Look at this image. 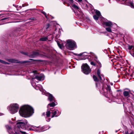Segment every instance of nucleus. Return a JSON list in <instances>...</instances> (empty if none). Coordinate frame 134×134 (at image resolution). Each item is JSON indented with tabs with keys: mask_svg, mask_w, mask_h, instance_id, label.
Wrapping results in <instances>:
<instances>
[{
	"mask_svg": "<svg viewBox=\"0 0 134 134\" xmlns=\"http://www.w3.org/2000/svg\"><path fill=\"white\" fill-rule=\"evenodd\" d=\"M26 127H32L33 128L36 127V130L38 132L44 131L47 129L45 127H43L41 128L39 127H36L33 125H29L27 123V120H20L18 121L15 126L14 129L15 133L13 132V134H26V132L24 131L21 130L25 129Z\"/></svg>",
	"mask_w": 134,
	"mask_h": 134,
	"instance_id": "f257e3e1",
	"label": "nucleus"
},
{
	"mask_svg": "<svg viewBox=\"0 0 134 134\" xmlns=\"http://www.w3.org/2000/svg\"><path fill=\"white\" fill-rule=\"evenodd\" d=\"M19 112L20 115L24 118L29 117L34 113L33 108L28 105H24L22 106L20 108Z\"/></svg>",
	"mask_w": 134,
	"mask_h": 134,
	"instance_id": "f03ea898",
	"label": "nucleus"
},
{
	"mask_svg": "<svg viewBox=\"0 0 134 134\" xmlns=\"http://www.w3.org/2000/svg\"><path fill=\"white\" fill-rule=\"evenodd\" d=\"M30 75L32 76L31 77L32 80L31 82L32 86L36 89H39L41 91H42L43 89V87L40 85H36L34 79H36L39 81L43 80L44 79L43 75L37 73L36 71H34L33 72L31 73Z\"/></svg>",
	"mask_w": 134,
	"mask_h": 134,
	"instance_id": "7ed1b4c3",
	"label": "nucleus"
},
{
	"mask_svg": "<svg viewBox=\"0 0 134 134\" xmlns=\"http://www.w3.org/2000/svg\"><path fill=\"white\" fill-rule=\"evenodd\" d=\"M80 56H82L84 57L83 59H85L86 58L88 59L90 61L93 60V58H96V55L92 53H87L86 52H84L83 53H81L79 54L78 55Z\"/></svg>",
	"mask_w": 134,
	"mask_h": 134,
	"instance_id": "20e7f679",
	"label": "nucleus"
},
{
	"mask_svg": "<svg viewBox=\"0 0 134 134\" xmlns=\"http://www.w3.org/2000/svg\"><path fill=\"white\" fill-rule=\"evenodd\" d=\"M19 108V105L16 103L11 104L8 107L9 111L12 114H14L17 112L18 111Z\"/></svg>",
	"mask_w": 134,
	"mask_h": 134,
	"instance_id": "39448f33",
	"label": "nucleus"
},
{
	"mask_svg": "<svg viewBox=\"0 0 134 134\" xmlns=\"http://www.w3.org/2000/svg\"><path fill=\"white\" fill-rule=\"evenodd\" d=\"M66 42V46L67 48L70 50H73L76 48V43L73 40H69Z\"/></svg>",
	"mask_w": 134,
	"mask_h": 134,
	"instance_id": "423d86ee",
	"label": "nucleus"
},
{
	"mask_svg": "<svg viewBox=\"0 0 134 134\" xmlns=\"http://www.w3.org/2000/svg\"><path fill=\"white\" fill-rule=\"evenodd\" d=\"M101 92L102 93H104V94L107 93L111 95L112 94L110 86L107 85L103 86L102 91L101 90Z\"/></svg>",
	"mask_w": 134,
	"mask_h": 134,
	"instance_id": "0eeeda50",
	"label": "nucleus"
},
{
	"mask_svg": "<svg viewBox=\"0 0 134 134\" xmlns=\"http://www.w3.org/2000/svg\"><path fill=\"white\" fill-rule=\"evenodd\" d=\"M50 109V110H48L46 112V115L47 117L48 118L50 116L51 113L52 114V118H53L54 116L57 117L58 116L57 114L58 111L57 109L51 110V109Z\"/></svg>",
	"mask_w": 134,
	"mask_h": 134,
	"instance_id": "6e6552de",
	"label": "nucleus"
},
{
	"mask_svg": "<svg viewBox=\"0 0 134 134\" xmlns=\"http://www.w3.org/2000/svg\"><path fill=\"white\" fill-rule=\"evenodd\" d=\"M82 71L85 74H89L91 71V69L87 64H83L81 66Z\"/></svg>",
	"mask_w": 134,
	"mask_h": 134,
	"instance_id": "1a4fd4ad",
	"label": "nucleus"
},
{
	"mask_svg": "<svg viewBox=\"0 0 134 134\" xmlns=\"http://www.w3.org/2000/svg\"><path fill=\"white\" fill-rule=\"evenodd\" d=\"M21 53L25 55H28L29 57L31 58H34L38 56L39 53L37 52H33L30 54H28V53L22 52Z\"/></svg>",
	"mask_w": 134,
	"mask_h": 134,
	"instance_id": "9d476101",
	"label": "nucleus"
},
{
	"mask_svg": "<svg viewBox=\"0 0 134 134\" xmlns=\"http://www.w3.org/2000/svg\"><path fill=\"white\" fill-rule=\"evenodd\" d=\"M72 7L78 11L77 13H76L75 14L77 15H82V13L80 9L75 4H72Z\"/></svg>",
	"mask_w": 134,
	"mask_h": 134,
	"instance_id": "9b49d317",
	"label": "nucleus"
},
{
	"mask_svg": "<svg viewBox=\"0 0 134 134\" xmlns=\"http://www.w3.org/2000/svg\"><path fill=\"white\" fill-rule=\"evenodd\" d=\"M97 73L100 80L103 81L104 80V76L103 75L100 74V71L99 69L97 70Z\"/></svg>",
	"mask_w": 134,
	"mask_h": 134,
	"instance_id": "f8f14e48",
	"label": "nucleus"
},
{
	"mask_svg": "<svg viewBox=\"0 0 134 134\" xmlns=\"http://www.w3.org/2000/svg\"><path fill=\"white\" fill-rule=\"evenodd\" d=\"M46 95L48 97V100L50 102L52 101H55V99L53 97L52 95L49 93H47L46 94Z\"/></svg>",
	"mask_w": 134,
	"mask_h": 134,
	"instance_id": "ddd939ff",
	"label": "nucleus"
},
{
	"mask_svg": "<svg viewBox=\"0 0 134 134\" xmlns=\"http://www.w3.org/2000/svg\"><path fill=\"white\" fill-rule=\"evenodd\" d=\"M103 24L107 26H111L114 24L111 21H108L107 22H104Z\"/></svg>",
	"mask_w": 134,
	"mask_h": 134,
	"instance_id": "4468645a",
	"label": "nucleus"
},
{
	"mask_svg": "<svg viewBox=\"0 0 134 134\" xmlns=\"http://www.w3.org/2000/svg\"><path fill=\"white\" fill-rule=\"evenodd\" d=\"M8 61L10 62L13 63H18L17 60L13 59H8Z\"/></svg>",
	"mask_w": 134,
	"mask_h": 134,
	"instance_id": "2eb2a0df",
	"label": "nucleus"
},
{
	"mask_svg": "<svg viewBox=\"0 0 134 134\" xmlns=\"http://www.w3.org/2000/svg\"><path fill=\"white\" fill-rule=\"evenodd\" d=\"M57 105L54 102H53L51 103L48 104L47 105V108H49V106L50 107H54Z\"/></svg>",
	"mask_w": 134,
	"mask_h": 134,
	"instance_id": "dca6fc26",
	"label": "nucleus"
},
{
	"mask_svg": "<svg viewBox=\"0 0 134 134\" xmlns=\"http://www.w3.org/2000/svg\"><path fill=\"white\" fill-rule=\"evenodd\" d=\"M96 59L95 58H95H93V60H94L95 61H96L97 62V63L99 65V66L100 68H101L102 66V64H101V63H100L99 61L97 59V57L96 56Z\"/></svg>",
	"mask_w": 134,
	"mask_h": 134,
	"instance_id": "f3484780",
	"label": "nucleus"
},
{
	"mask_svg": "<svg viewBox=\"0 0 134 134\" xmlns=\"http://www.w3.org/2000/svg\"><path fill=\"white\" fill-rule=\"evenodd\" d=\"M95 13L98 17L100 18H102V16L101 15L99 11L96 10Z\"/></svg>",
	"mask_w": 134,
	"mask_h": 134,
	"instance_id": "a211bd4d",
	"label": "nucleus"
},
{
	"mask_svg": "<svg viewBox=\"0 0 134 134\" xmlns=\"http://www.w3.org/2000/svg\"><path fill=\"white\" fill-rule=\"evenodd\" d=\"M123 94L125 97H127L129 96V92L126 91H124L123 92Z\"/></svg>",
	"mask_w": 134,
	"mask_h": 134,
	"instance_id": "6ab92c4d",
	"label": "nucleus"
},
{
	"mask_svg": "<svg viewBox=\"0 0 134 134\" xmlns=\"http://www.w3.org/2000/svg\"><path fill=\"white\" fill-rule=\"evenodd\" d=\"M48 40V38L47 37H44L41 38L40 39V40L41 41H46Z\"/></svg>",
	"mask_w": 134,
	"mask_h": 134,
	"instance_id": "aec40b11",
	"label": "nucleus"
},
{
	"mask_svg": "<svg viewBox=\"0 0 134 134\" xmlns=\"http://www.w3.org/2000/svg\"><path fill=\"white\" fill-rule=\"evenodd\" d=\"M106 30L108 32H112L111 30L110 27H107L105 28Z\"/></svg>",
	"mask_w": 134,
	"mask_h": 134,
	"instance_id": "412c9836",
	"label": "nucleus"
},
{
	"mask_svg": "<svg viewBox=\"0 0 134 134\" xmlns=\"http://www.w3.org/2000/svg\"><path fill=\"white\" fill-rule=\"evenodd\" d=\"M0 62L2 63L5 64H9V63H7V62H6L2 60H1V59H0Z\"/></svg>",
	"mask_w": 134,
	"mask_h": 134,
	"instance_id": "4be33fe9",
	"label": "nucleus"
},
{
	"mask_svg": "<svg viewBox=\"0 0 134 134\" xmlns=\"http://www.w3.org/2000/svg\"><path fill=\"white\" fill-rule=\"evenodd\" d=\"M6 127L7 128V129L8 130V132H10V130H11V127L9 126L8 125H7L6 126Z\"/></svg>",
	"mask_w": 134,
	"mask_h": 134,
	"instance_id": "5701e85b",
	"label": "nucleus"
},
{
	"mask_svg": "<svg viewBox=\"0 0 134 134\" xmlns=\"http://www.w3.org/2000/svg\"><path fill=\"white\" fill-rule=\"evenodd\" d=\"M93 78L94 79V81H98V80L97 78V77L94 75H93Z\"/></svg>",
	"mask_w": 134,
	"mask_h": 134,
	"instance_id": "b1692460",
	"label": "nucleus"
},
{
	"mask_svg": "<svg viewBox=\"0 0 134 134\" xmlns=\"http://www.w3.org/2000/svg\"><path fill=\"white\" fill-rule=\"evenodd\" d=\"M93 18H94V19L96 20H98V17H98V16H97L96 15H94L93 16Z\"/></svg>",
	"mask_w": 134,
	"mask_h": 134,
	"instance_id": "393cba45",
	"label": "nucleus"
},
{
	"mask_svg": "<svg viewBox=\"0 0 134 134\" xmlns=\"http://www.w3.org/2000/svg\"><path fill=\"white\" fill-rule=\"evenodd\" d=\"M91 64L95 66H96V64L93 62L92 61L91 62Z\"/></svg>",
	"mask_w": 134,
	"mask_h": 134,
	"instance_id": "a878e982",
	"label": "nucleus"
},
{
	"mask_svg": "<svg viewBox=\"0 0 134 134\" xmlns=\"http://www.w3.org/2000/svg\"><path fill=\"white\" fill-rule=\"evenodd\" d=\"M42 13L47 18V17L46 15V13L44 11H42Z\"/></svg>",
	"mask_w": 134,
	"mask_h": 134,
	"instance_id": "bb28decb",
	"label": "nucleus"
},
{
	"mask_svg": "<svg viewBox=\"0 0 134 134\" xmlns=\"http://www.w3.org/2000/svg\"><path fill=\"white\" fill-rule=\"evenodd\" d=\"M57 44L58 46L60 48H62V45L58 42H57Z\"/></svg>",
	"mask_w": 134,
	"mask_h": 134,
	"instance_id": "cd10ccee",
	"label": "nucleus"
},
{
	"mask_svg": "<svg viewBox=\"0 0 134 134\" xmlns=\"http://www.w3.org/2000/svg\"><path fill=\"white\" fill-rule=\"evenodd\" d=\"M133 46H129V50H131V49H132V48H133Z\"/></svg>",
	"mask_w": 134,
	"mask_h": 134,
	"instance_id": "c85d7f7f",
	"label": "nucleus"
},
{
	"mask_svg": "<svg viewBox=\"0 0 134 134\" xmlns=\"http://www.w3.org/2000/svg\"><path fill=\"white\" fill-rule=\"evenodd\" d=\"M50 26V24H48L47 25V26H46V29H47L49 27V26Z\"/></svg>",
	"mask_w": 134,
	"mask_h": 134,
	"instance_id": "c756f323",
	"label": "nucleus"
},
{
	"mask_svg": "<svg viewBox=\"0 0 134 134\" xmlns=\"http://www.w3.org/2000/svg\"><path fill=\"white\" fill-rule=\"evenodd\" d=\"M50 26V24H48L47 25V26H46V29H47L49 27V26Z\"/></svg>",
	"mask_w": 134,
	"mask_h": 134,
	"instance_id": "7c9ffc66",
	"label": "nucleus"
},
{
	"mask_svg": "<svg viewBox=\"0 0 134 134\" xmlns=\"http://www.w3.org/2000/svg\"><path fill=\"white\" fill-rule=\"evenodd\" d=\"M29 62V61H25L22 62L23 63H25Z\"/></svg>",
	"mask_w": 134,
	"mask_h": 134,
	"instance_id": "2f4dec72",
	"label": "nucleus"
},
{
	"mask_svg": "<svg viewBox=\"0 0 134 134\" xmlns=\"http://www.w3.org/2000/svg\"><path fill=\"white\" fill-rule=\"evenodd\" d=\"M46 120L48 122H49L50 120V119L48 118H46Z\"/></svg>",
	"mask_w": 134,
	"mask_h": 134,
	"instance_id": "473e14b6",
	"label": "nucleus"
},
{
	"mask_svg": "<svg viewBox=\"0 0 134 134\" xmlns=\"http://www.w3.org/2000/svg\"><path fill=\"white\" fill-rule=\"evenodd\" d=\"M125 134H129V133L128 131H126L125 132Z\"/></svg>",
	"mask_w": 134,
	"mask_h": 134,
	"instance_id": "72a5a7b5",
	"label": "nucleus"
},
{
	"mask_svg": "<svg viewBox=\"0 0 134 134\" xmlns=\"http://www.w3.org/2000/svg\"><path fill=\"white\" fill-rule=\"evenodd\" d=\"M8 18H4L3 19H2V20H5V19H7Z\"/></svg>",
	"mask_w": 134,
	"mask_h": 134,
	"instance_id": "f704fd0d",
	"label": "nucleus"
},
{
	"mask_svg": "<svg viewBox=\"0 0 134 134\" xmlns=\"http://www.w3.org/2000/svg\"><path fill=\"white\" fill-rule=\"evenodd\" d=\"M70 2L72 3L73 2V0H69Z\"/></svg>",
	"mask_w": 134,
	"mask_h": 134,
	"instance_id": "c9c22d12",
	"label": "nucleus"
},
{
	"mask_svg": "<svg viewBox=\"0 0 134 134\" xmlns=\"http://www.w3.org/2000/svg\"><path fill=\"white\" fill-rule=\"evenodd\" d=\"M79 54H76V53H74V54L75 55H77V56H79V55H79Z\"/></svg>",
	"mask_w": 134,
	"mask_h": 134,
	"instance_id": "e433bc0d",
	"label": "nucleus"
},
{
	"mask_svg": "<svg viewBox=\"0 0 134 134\" xmlns=\"http://www.w3.org/2000/svg\"><path fill=\"white\" fill-rule=\"evenodd\" d=\"M129 134H134V133L133 132H132L130 133Z\"/></svg>",
	"mask_w": 134,
	"mask_h": 134,
	"instance_id": "4c0bfd02",
	"label": "nucleus"
},
{
	"mask_svg": "<svg viewBox=\"0 0 134 134\" xmlns=\"http://www.w3.org/2000/svg\"><path fill=\"white\" fill-rule=\"evenodd\" d=\"M82 0H78V1L79 2H81L82 1Z\"/></svg>",
	"mask_w": 134,
	"mask_h": 134,
	"instance_id": "58836bf2",
	"label": "nucleus"
},
{
	"mask_svg": "<svg viewBox=\"0 0 134 134\" xmlns=\"http://www.w3.org/2000/svg\"><path fill=\"white\" fill-rule=\"evenodd\" d=\"M3 115V114L0 113V116L2 115Z\"/></svg>",
	"mask_w": 134,
	"mask_h": 134,
	"instance_id": "ea45409f",
	"label": "nucleus"
},
{
	"mask_svg": "<svg viewBox=\"0 0 134 134\" xmlns=\"http://www.w3.org/2000/svg\"><path fill=\"white\" fill-rule=\"evenodd\" d=\"M132 55V56H133V57H134V53H133V54Z\"/></svg>",
	"mask_w": 134,
	"mask_h": 134,
	"instance_id": "a19ab883",
	"label": "nucleus"
},
{
	"mask_svg": "<svg viewBox=\"0 0 134 134\" xmlns=\"http://www.w3.org/2000/svg\"><path fill=\"white\" fill-rule=\"evenodd\" d=\"M36 61H41L40 60H37Z\"/></svg>",
	"mask_w": 134,
	"mask_h": 134,
	"instance_id": "79ce46f5",
	"label": "nucleus"
},
{
	"mask_svg": "<svg viewBox=\"0 0 134 134\" xmlns=\"http://www.w3.org/2000/svg\"><path fill=\"white\" fill-rule=\"evenodd\" d=\"M29 129H30V130H32V129H31V128H30Z\"/></svg>",
	"mask_w": 134,
	"mask_h": 134,
	"instance_id": "37998d69",
	"label": "nucleus"
},
{
	"mask_svg": "<svg viewBox=\"0 0 134 134\" xmlns=\"http://www.w3.org/2000/svg\"><path fill=\"white\" fill-rule=\"evenodd\" d=\"M97 83H96V86H97Z\"/></svg>",
	"mask_w": 134,
	"mask_h": 134,
	"instance_id": "c03bdc74",
	"label": "nucleus"
},
{
	"mask_svg": "<svg viewBox=\"0 0 134 134\" xmlns=\"http://www.w3.org/2000/svg\"><path fill=\"white\" fill-rule=\"evenodd\" d=\"M19 7H20V8H21V6H20Z\"/></svg>",
	"mask_w": 134,
	"mask_h": 134,
	"instance_id": "a18cd8bd",
	"label": "nucleus"
},
{
	"mask_svg": "<svg viewBox=\"0 0 134 134\" xmlns=\"http://www.w3.org/2000/svg\"><path fill=\"white\" fill-rule=\"evenodd\" d=\"M120 91V90H117V91Z\"/></svg>",
	"mask_w": 134,
	"mask_h": 134,
	"instance_id": "49530a36",
	"label": "nucleus"
},
{
	"mask_svg": "<svg viewBox=\"0 0 134 134\" xmlns=\"http://www.w3.org/2000/svg\"><path fill=\"white\" fill-rule=\"evenodd\" d=\"M31 60H33L32 59H30Z\"/></svg>",
	"mask_w": 134,
	"mask_h": 134,
	"instance_id": "de8ad7c7",
	"label": "nucleus"
}]
</instances>
